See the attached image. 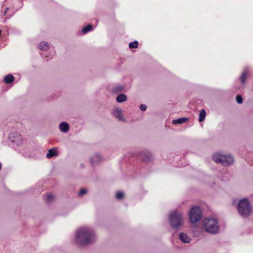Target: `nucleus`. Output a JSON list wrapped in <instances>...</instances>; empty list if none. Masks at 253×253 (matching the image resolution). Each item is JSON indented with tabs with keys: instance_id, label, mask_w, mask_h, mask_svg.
<instances>
[{
	"instance_id": "23",
	"label": "nucleus",
	"mask_w": 253,
	"mask_h": 253,
	"mask_svg": "<svg viewBox=\"0 0 253 253\" xmlns=\"http://www.w3.org/2000/svg\"><path fill=\"white\" fill-rule=\"evenodd\" d=\"M87 192V191L85 189H82L80 190V191L79 192V195L80 196L84 195L85 194H86Z\"/></svg>"
},
{
	"instance_id": "24",
	"label": "nucleus",
	"mask_w": 253,
	"mask_h": 253,
	"mask_svg": "<svg viewBox=\"0 0 253 253\" xmlns=\"http://www.w3.org/2000/svg\"><path fill=\"white\" fill-rule=\"evenodd\" d=\"M236 101L239 104H241L243 102L242 97L241 95H237L236 97Z\"/></svg>"
},
{
	"instance_id": "15",
	"label": "nucleus",
	"mask_w": 253,
	"mask_h": 253,
	"mask_svg": "<svg viewBox=\"0 0 253 253\" xmlns=\"http://www.w3.org/2000/svg\"><path fill=\"white\" fill-rule=\"evenodd\" d=\"M127 100V97L125 94H120L116 98V101L118 103H122Z\"/></svg>"
},
{
	"instance_id": "26",
	"label": "nucleus",
	"mask_w": 253,
	"mask_h": 253,
	"mask_svg": "<svg viewBox=\"0 0 253 253\" xmlns=\"http://www.w3.org/2000/svg\"><path fill=\"white\" fill-rule=\"evenodd\" d=\"M8 9H9L8 7L6 8L5 10L4 11V13H3L4 15H7V11H8Z\"/></svg>"
},
{
	"instance_id": "2",
	"label": "nucleus",
	"mask_w": 253,
	"mask_h": 253,
	"mask_svg": "<svg viewBox=\"0 0 253 253\" xmlns=\"http://www.w3.org/2000/svg\"><path fill=\"white\" fill-rule=\"evenodd\" d=\"M169 221L170 226L175 229L183 227L185 218L183 213L178 210H173L169 214Z\"/></svg>"
},
{
	"instance_id": "6",
	"label": "nucleus",
	"mask_w": 253,
	"mask_h": 253,
	"mask_svg": "<svg viewBox=\"0 0 253 253\" xmlns=\"http://www.w3.org/2000/svg\"><path fill=\"white\" fill-rule=\"evenodd\" d=\"M8 140L11 143L12 147L19 153L23 150V139L17 132H10L8 136Z\"/></svg>"
},
{
	"instance_id": "13",
	"label": "nucleus",
	"mask_w": 253,
	"mask_h": 253,
	"mask_svg": "<svg viewBox=\"0 0 253 253\" xmlns=\"http://www.w3.org/2000/svg\"><path fill=\"white\" fill-rule=\"evenodd\" d=\"M58 155V152L56 148H53L49 149L47 153L46 154V157L48 159H50L52 157L57 156Z\"/></svg>"
},
{
	"instance_id": "1",
	"label": "nucleus",
	"mask_w": 253,
	"mask_h": 253,
	"mask_svg": "<svg viewBox=\"0 0 253 253\" xmlns=\"http://www.w3.org/2000/svg\"><path fill=\"white\" fill-rule=\"evenodd\" d=\"M96 240V232L91 226H81L74 232L73 242L78 246L86 247L93 244Z\"/></svg>"
},
{
	"instance_id": "20",
	"label": "nucleus",
	"mask_w": 253,
	"mask_h": 253,
	"mask_svg": "<svg viewBox=\"0 0 253 253\" xmlns=\"http://www.w3.org/2000/svg\"><path fill=\"white\" fill-rule=\"evenodd\" d=\"M125 197V194L122 191H118L116 194V198L118 200H122Z\"/></svg>"
},
{
	"instance_id": "3",
	"label": "nucleus",
	"mask_w": 253,
	"mask_h": 253,
	"mask_svg": "<svg viewBox=\"0 0 253 253\" xmlns=\"http://www.w3.org/2000/svg\"><path fill=\"white\" fill-rule=\"evenodd\" d=\"M202 227L206 232L214 235L219 232L220 225L216 218L207 217L202 221Z\"/></svg>"
},
{
	"instance_id": "21",
	"label": "nucleus",
	"mask_w": 253,
	"mask_h": 253,
	"mask_svg": "<svg viewBox=\"0 0 253 253\" xmlns=\"http://www.w3.org/2000/svg\"><path fill=\"white\" fill-rule=\"evenodd\" d=\"M138 42L137 41H135L133 42H131L129 44V47L130 48H136L138 47Z\"/></svg>"
},
{
	"instance_id": "11",
	"label": "nucleus",
	"mask_w": 253,
	"mask_h": 253,
	"mask_svg": "<svg viewBox=\"0 0 253 253\" xmlns=\"http://www.w3.org/2000/svg\"><path fill=\"white\" fill-rule=\"evenodd\" d=\"M59 128L62 133H67L68 132L70 127L68 123L63 122H61L59 125Z\"/></svg>"
},
{
	"instance_id": "25",
	"label": "nucleus",
	"mask_w": 253,
	"mask_h": 253,
	"mask_svg": "<svg viewBox=\"0 0 253 253\" xmlns=\"http://www.w3.org/2000/svg\"><path fill=\"white\" fill-rule=\"evenodd\" d=\"M140 109L142 111H144L147 109V106L145 104H141L140 106Z\"/></svg>"
},
{
	"instance_id": "30",
	"label": "nucleus",
	"mask_w": 253,
	"mask_h": 253,
	"mask_svg": "<svg viewBox=\"0 0 253 253\" xmlns=\"http://www.w3.org/2000/svg\"><path fill=\"white\" fill-rule=\"evenodd\" d=\"M1 31H0V36L1 35Z\"/></svg>"
},
{
	"instance_id": "8",
	"label": "nucleus",
	"mask_w": 253,
	"mask_h": 253,
	"mask_svg": "<svg viewBox=\"0 0 253 253\" xmlns=\"http://www.w3.org/2000/svg\"><path fill=\"white\" fill-rule=\"evenodd\" d=\"M112 115L118 121L121 122H126V120L123 116V111L121 109L119 108H114L112 110Z\"/></svg>"
},
{
	"instance_id": "5",
	"label": "nucleus",
	"mask_w": 253,
	"mask_h": 253,
	"mask_svg": "<svg viewBox=\"0 0 253 253\" xmlns=\"http://www.w3.org/2000/svg\"><path fill=\"white\" fill-rule=\"evenodd\" d=\"M212 159L216 163L221 164L224 166H229L234 163V158L231 155L221 152L215 153L212 155Z\"/></svg>"
},
{
	"instance_id": "17",
	"label": "nucleus",
	"mask_w": 253,
	"mask_h": 253,
	"mask_svg": "<svg viewBox=\"0 0 253 253\" xmlns=\"http://www.w3.org/2000/svg\"><path fill=\"white\" fill-rule=\"evenodd\" d=\"M187 120L188 118H180L178 119L173 120L172 123L173 125L181 124L184 123Z\"/></svg>"
},
{
	"instance_id": "22",
	"label": "nucleus",
	"mask_w": 253,
	"mask_h": 253,
	"mask_svg": "<svg viewBox=\"0 0 253 253\" xmlns=\"http://www.w3.org/2000/svg\"><path fill=\"white\" fill-rule=\"evenodd\" d=\"M54 199V196L51 194H47L46 196V201L50 202Z\"/></svg>"
},
{
	"instance_id": "27",
	"label": "nucleus",
	"mask_w": 253,
	"mask_h": 253,
	"mask_svg": "<svg viewBox=\"0 0 253 253\" xmlns=\"http://www.w3.org/2000/svg\"><path fill=\"white\" fill-rule=\"evenodd\" d=\"M146 155H147V157H150L151 156V154L149 152H147Z\"/></svg>"
},
{
	"instance_id": "12",
	"label": "nucleus",
	"mask_w": 253,
	"mask_h": 253,
	"mask_svg": "<svg viewBox=\"0 0 253 253\" xmlns=\"http://www.w3.org/2000/svg\"><path fill=\"white\" fill-rule=\"evenodd\" d=\"M49 47V43L46 42H41L38 44V48L42 51H47Z\"/></svg>"
},
{
	"instance_id": "19",
	"label": "nucleus",
	"mask_w": 253,
	"mask_h": 253,
	"mask_svg": "<svg viewBox=\"0 0 253 253\" xmlns=\"http://www.w3.org/2000/svg\"><path fill=\"white\" fill-rule=\"evenodd\" d=\"M92 29L93 26L91 25H88L82 29V32L84 34H86L87 32L91 31Z\"/></svg>"
},
{
	"instance_id": "7",
	"label": "nucleus",
	"mask_w": 253,
	"mask_h": 253,
	"mask_svg": "<svg viewBox=\"0 0 253 253\" xmlns=\"http://www.w3.org/2000/svg\"><path fill=\"white\" fill-rule=\"evenodd\" d=\"M189 222L192 224L199 222L202 217V211L199 206L192 207L188 213Z\"/></svg>"
},
{
	"instance_id": "18",
	"label": "nucleus",
	"mask_w": 253,
	"mask_h": 253,
	"mask_svg": "<svg viewBox=\"0 0 253 253\" xmlns=\"http://www.w3.org/2000/svg\"><path fill=\"white\" fill-rule=\"evenodd\" d=\"M206 116V112L205 110L202 109L199 114V121L200 122L204 121Z\"/></svg>"
},
{
	"instance_id": "14",
	"label": "nucleus",
	"mask_w": 253,
	"mask_h": 253,
	"mask_svg": "<svg viewBox=\"0 0 253 253\" xmlns=\"http://www.w3.org/2000/svg\"><path fill=\"white\" fill-rule=\"evenodd\" d=\"M248 73H249L248 70L247 69H245L243 71V72L240 77V80L241 81V84L243 85L245 84L246 83V80L248 75Z\"/></svg>"
},
{
	"instance_id": "28",
	"label": "nucleus",
	"mask_w": 253,
	"mask_h": 253,
	"mask_svg": "<svg viewBox=\"0 0 253 253\" xmlns=\"http://www.w3.org/2000/svg\"><path fill=\"white\" fill-rule=\"evenodd\" d=\"M144 160L146 161H149V158H145V159H144Z\"/></svg>"
},
{
	"instance_id": "4",
	"label": "nucleus",
	"mask_w": 253,
	"mask_h": 253,
	"mask_svg": "<svg viewBox=\"0 0 253 253\" xmlns=\"http://www.w3.org/2000/svg\"><path fill=\"white\" fill-rule=\"evenodd\" d=\"M236 208L239 214L244 217H249L253 212L251 203L247 198L239 200Z\"/></svg>"
},
{
	"instance_id": "29",
	"label": "nucleus",
	"mask_w": 253,
	"mask_h": 253,
	"mask_svg": "<svg viewBox=\"0 0 253 253\" xmlns=\"http://www.w3.org/2000/svg\"><path fill=\"white\" fill-rule=\"evenodd\" d=\"M1 169V163H0V170Z\"/></svg>"
},
{
	"instance_id": "9",
	"label": "nucleus",
	"mask_w": 253,
	"mask_h": 253,
	"mask_svg": "<svg viewBox=\"0 0 253 253\" xmlns=\"http://www.w3.org/2000/svg\"><path fill=\"white\" fill-rule=\"evenodd\" d=\"M104 158L99 154L92 155L90 159V163L92 166H95L104 161Z\"/></svg>"
},
{
	"instance_id": "10",
	"label": "nucleus",
	"mask_w": 253,
	"mask_h": 253,
	"mask_svg": "<svg viewBox=\"0 0 253 253\" xmlns=\"http://www.w3.org/2000/svg\"><path fill=\"white\" fill-rule=\"evenodd\" d=\"M179 240L183 243L189 244L191 241V238L185 232H181L179 234Z\"/></svg>"
},
{
	"instance_id": "16",
	"label": "nucleus",
	"mask_w": 253,
	"mask_h": 253,
	"mask_svg": "<svg viewBox=\"0 0 253 253\" xmlns=\"http://www.w3.org/2000/svg\"><path fill=\"white\" fill-rule=\"evenodd\" d=\"M14 79L15 78L13 75H8L4 77V81L6 84H9L13 82L14 80Z\"/></svg>"
}]
</instances>
